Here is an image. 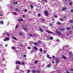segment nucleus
Wrapping results in <instances>:
<instances>
[{
  "label": "nucleus",
  "instance_id": "nucleus-11",
  "mask_svg": "<svg viewBox=\"0 0 73 73\" xmlns=\"http://www.w3.org/2000/svg\"><path fill=\"white\" fill-rule=\"evenodd\" d=\"M13 39H14V40H16V41H17V39H16V37L15 36L13 37Z\"/></svg>",
  "mask_w": 73,
  "mask_h": 73
},
{
  "label": "nucleus",
  "instance_id": "nucleus-36",
  "mask_svg": "<svg viewBox=\"0 0 73 73\" xmlns=\"http://www.w3.org/2000/svg\"><path fill=\"white\" fill-rule=\"evenodd\" d=\"M43 52L44 53H46V50H44L43 51Z\"/></svg>",
  "mask_w": 73,
  "mask_h": 73
},
{
  "label": "nucleus",
  "instance_id": "nucleus-6",
  "mask_svg": "<svg viewBox=\"0 0 73 73\" xmlns=\"http://www.w3.org/2000/svg\"><path fill=\"white\" fill-rule=\"evenodd\" d=\"M22 27L23 29H24V30H27V28L24 25L22 26Z\"/></svg>",
  "mask_w": 73,
  "mask_h": 73
},
{
  "label": "nucleus",
  "instance_id": "nucleus-39",
  "mask_svg": "<svg viewBox=\"0 0 73 73\" xmlns=\"http://www.w3.org/2000/svg\"><path fill=\"white\" fill-rule=\"evenodd\" d=\"M31 7V8H33V6H32V5H30Z\"/></svg>",
  "mask_w": 73,
  "mask_h": 73
},
{
  "label": "nucleus",
  "instance_id": "nucleus-55",
  "mask_svg": "<svg viewBox=\"0 0 73 73\" xmlns=\"http://www.w3.org/2000/svg\"><path fill=\"white\" fill-rule=\"evenodd\" d=\"M71 12H73V9H71Z\"/></svg>",
  "mask_w": 73,
  "mask_h": 73
},
{
  "label": "nucleus",
  "instance_id": "nucleus-54",
  "mask_svg": "<svg viewBox=\"0 0 73 73\" xmlns=\"http://www.w3.org/2000/svg\"><path fill=\"white\" fill-rule=\"evenodd\" d=\"M7 36H10V35L9 34H7Z\"/></svg>",
  "mask_w": 73,
  "mask_h": 73
},
{
  "label": "nucleus",
  "instance_id": "nucleus-26",
  "mask_svg": "<svg viewBox=\"0 0 73 73\" xmlns=\"http://www.w3.org/2000/svg\"><path fill=\"white\" fill-rule=\"evenodd\" d=\"M11 48L12 49H15V46L12 47H11Z\"/></svg>",
  "mask_w": 73,
  "mask_h": 73
},
{
  "label": "nucleus",
  "instance_id": "nucleus-58",
  "mask_svg": "<svg viewBox=\"0 0 73 73\" xmlns=\"http://www.w3.org/2000/svg\"><path fill=\"white\" fill-rule=\"evenodd\" d=\"M19 35L20 36H22V34H19Z\"/></svg>",
  "mask_w": 73,
  "mask_h": 73
},
{
  "label": "nucleus",
  "instance_id": "nucleus-28",
  "mask_svg": "<svg viewBox=\"0 0 73 73\" xmlns=\"http://www.w3.org/2000/svg\"><path fill=\"white\" fill-rule=\"evenodd\" d=\"M50 40H52L53 39V38L52 36H51L50 37Z\"/></svg>",
  "mask_w": 73,
  "mask_h": 73
},
{
  "label": "nucleus",
  "instance_id": "nucleus-5",
  "mask_svg": "<svg viewBox=\"0 0 73 73\" xmlns=\"http://www.w3.org/2000/svg\"><path fill=\"white\" fill-rule=\"evenodd\" d=\"M10 39V38H5L3 40L4 41H9V40Z\"/></svg>",
  "mask_w": 73,
  "mask_h": 73
},
{
  "label": "nucleus",
  "instance_id": "nucleus-34",
  "mask_svg": "<svg viewBox=\"0 0 73 73\" xmlns=\"http://www.w3.org/2000/svg\"><path fill=\"white\" fill-rule=\"evenodd\" d=\"M69 45H66L65 46V47H66V48L69 47Z\"/></svg>",
  "mask_w": 73,
  "mask_h": 73
},
{
  "label": "nucleus",
  "instance_id": "nucleus-40",
  "mask_svg": "<svg viewBox=\"0 0 73 73\" xmlns=\"http://www.w3.org/2000/svg\"><path fill=\"white\" fill-rule=\"evenodd\" d=\"M49 25H50V26H52V25H53L52 24V23H49Z\"/></svg>",
  "mask_w": 73,
  "mask_h": 73
},
{
  "label": "nucleus",
  "instance_id": "nucleus-60",
  "mask_svg": "<svg viewBox=\"0 0 73 73\" xmlns=\"http://www.w3.org/2000/svg\"><path fill=\"white\" fill-rule=\"evenodd\" d=\"M52 62V64H54V61H53Z\"/></svg>",
  "mask_w": 73,
  "mask_h": 73
},
{
  "label": "nucleus",
  "instance_id": "nucleus-42",
  "mask_svg": "<svg viewBox=\"0 0 73 73\" xmlns=\"http://www.w3.org/2000/svg\"><path fill=\"white\" fill-rule=\"evenodd\" d=\"M60 21H62V20H63V19H62V18H60Z\"/></svg>",
  "mask_w": 73,
  "mask_h": 73
},
{
  "label": "nucleus",
  "instance_id": "nucleus-20",
  "mask_svg": "<svg viewBox=\"0 0 73 73\" xmlns=\"http://www.w3.org/2000/svg\"><path fill=\"white\" fill-rule=\"evenodd\" d=\"M21 63L22 65H24V64H25V62H21Z\"/></svg>",
  "mask_w": 73,
  "mask_h": 73
},
{
  "label": "nucleus",
  "instance_id": "nucleus-56",
  "mask_svg": "<svg viewBox=\"0 0 73 73\" xmlns=\"http://www.w3.org/2000/svg\"><path fill=\"white\" fill-rule=\"evenodd\" d=\"M47 57H48V58H49V55L47 56Z\"/></svg>",
  "mask_w": 73,
  "mask_h": 73
},
{
  "label": "nucleus",
  "instance_id": "nucleus-57",
  "mask_svg": "<svg viewBox=\"0 0 73 73\" xmlns=\"http://www.w3.org/2000/svg\"><path fill=\"white\" fill-rule=\"evenodd\" d=\"M48 58H49L50 59H52V57H49Z\"/></svg>",
  "mask_w": 73,
  "mask_h": 73
},
{
  "label": "nucleus",
  "instance_id": "nucleus-50",
  "mask_svg": "<svg viewBox=\"0 0 73 73\" xmlns=\"http://www.w3.org/2000/svg\"><path fill=\"white\" fill-rule=\"evenodd\" d=\"M37 72L38 73H40V70H37Z\"/></svg>",
  "mask_w": 73,
  "mask_h": 73
},
{
  "label": "nucleus",
  "instance_id": "nucleus-31",
  "mask_svg": "<svg viewBox=\"0 0 73 73\" xmlns=\"http://www.w3.org/2000/svg\"><path fill=\"white\" fill-rule=\"evenodd\" d=\"M68 54H69V55L70 54L71 55L70 56H71L72 54V52H69Z\"/></svg>",
  "mask_w": 73,
  "mask_h": 73
},
{
  "label": "nucleus",
  "instance_id": "nucleus-45",
  "mask_svg": "<svg viewBox=\"0 0 73 73\" xmlns=\"http://www.w3.org/2000/svg\"><path fill=\"white\" fill-rule=\"evenodd\" d=\"M44 1L45 2H46V3H47V2H48V1L47 0H45Z\"/></svg>",
  "mask_w": 73,
  "mask_h": 73
},
{
  "label": "nucleus",
  "instance_id": "nucleus-64",
  "mask_svg": "<svg viewBox=\"0 0 73 73\" xmlns=\"http://www.w3.org/2000/svg\"><path fill=\"white\" fill-rule=\"evenodd\" d=\"M63 18L64 19H65V18H66V17H63Z\"/></svg>",
  "mask_w": 73,
  "mask_h": 73
},
{
  "label": "nucleus",
  "instance_id": "nucleus-14",
  "mask_svg": "<svg viewBox=\"0 0 73 73\" xmlns=\"http://www.w3.org/2000/svg\"><path fill=\"white\" fill-rule=\"evenodd\" d=\"M70 27H68L66 29V30L67 31H68V30H70Z\"/></svg>",
  "mask_w": 73,
  "mask_h": 73
},
{
  "label": "nucleus",
  "instance_id": "nucleus-49",
  "mask_svg": "<svg viewBox=\"0 0 73 73\" xmlns=\"http://www.w3.org/2000/svg\"><path fill=\"white\" fill-rule=\"evenodd\" d=\"M20 19H21V21H23V19L21 18H20Z\"/></svg>",
  "mask_w": 73,
  "mask_h": 73
},
{
  "label": "nucleus",
  "instance_id": "nucleus-43",
  "mask_svg": "<svg viewBox=\"0 0 73 73\" xmlns=\"http://www.w3.org/2000/svg\"><path fill=\"white\" fill-rule=\"evenodd\" d=\"M27 72H30V70H28L27 71Z\"/></svg>",
  "mask_w": 73,
  "mask_h": 73
},
{
  "label": "nucleus",
  "instance_id": "nucleus-38",
  "mask_svg": "<svg viewBox=\"0 0 73 73\" xmlns=\"http://www.w3.org/2000/svg\"><path fill=\"white\" fill-rule=\"evenodd\" d=\"M14 15H17V13L16 12H14Z\"/></svg>",
  "mask_w": 73,
  "mask_h": 73
},
{
  "label": "nucleus",
  "instance_id": "nucleus-37",
  "mask_svg": "<svg viewBox=\"0 0 73 73\" xmlns=\"http://www.w3.org/2000/svg\"><path fill=\"white\" fill-rule=\"evenodd\" d=\"M24 57H27V55H26L25 54L23 55Z\"/></svg>",
  "mask_w": 73,
  "mask_h": 73
},
{
  "label": "nucleus",
  "instance_id": "nucleus-52",
  "mask_svg": "<svg viewBox=\"0 0 73 73\" xmlns=\"http://www.w3.org/2000/svg\"><path fill=\"white\" fill-rule=\"evenodd\" d=\"M20 45L21 46V47H23V46L22 45V44H20Z\"/></svg>",
  "mask_w": 73,
  "mask_h": 73
},
{
  "label": "nucleus",
  "instance_id": "nucleus-32",
  "mask_svg": "<svg viewBox=\"0 0 73 73\" xmlns=\"http://www.w3.org/2000/svg\"><path fill=\"white\" fill-rule=\"evenodd\" d=\"M38 16H39V17H40L41 16V15H40V14L38 13Z\"/></svg>",
  "mask_w": 73,
  "mask_h": 73
},
{
  "label": "nucleus",
  "instance_id": "nucleus-47",
  "mask_svg": "<svg viewBox=\"0 0 73 73\" xmlns=\"http://www.w3.org/2000/svg\"><path fill=\"white\" fill-rule=\"evenodd\" d=\"M25 12H27V10H25Z\"/></svg>",
  "mask_w": 73,
  "mask_h": 73
},
{
  "label": "nucleus",
  "instance_id": "nucleus-15",
  "mask_svg": "<svg viewBox=\"0 0 73 73\" xmlns=\"http://www.w3.org/2000/svg\"><path fill=\"white\" fill-rule=\"evenodd\" d=\"M18 27H19V25H17L16 26L15 29H17L18 28Z\"/></svg>",
  "mask_w": 73,
  "mask_h": 73
},
{
  "label": "nucleus",
  "instance_id": "nucleus-41",
  "mask_svg": "<svg viewBox=\"0 0 73 73\" xmlns=\"http://www.w3.org/2000/svg\"><path fill=\"white\" fill-rule=\"evenodd\" d=\"M70 70L71 72H73V68H71Z\"/></svg>",
  "mask_w": 73,
  "mask_h": 73
},
{
  "label": "nucleus",
  "instance_id": "nucleus-16",
  "mask_svg": "<svg viewBox=\"0 0 73 73\" xmlns=\"http://www.w3.org/2000/svg\"><path fill=\"white\" fill-rule=\"evenodd\" d=\"M37 61H38V60H36L34 62V63L35 64H37Z\"/></svg>",
  "mask_w": 73,
  "mask_h": 73
},
{
  "label": "nucleus",
  "instance_id": "nucleus-17",
  "mask_svg": "<svg viewBox=\"0 0 73 73\" xmlns=\"http://www.w3.org/2000/svg\"><path fill=\"white\" fill-rule=\"evenodd\" d=\"M34 48L35 49L37 50H36V51H38V48H36V47H34Z\"/></svg>",
  "mask_w": 73,
  "mask_h": 73
},
{
  "label": "nucleus",
  "instance_id": "nucleus-35",
  "mask_svg": "<svg viewBox=\"0 0 73 73\" xmlns=\"http://www.w3.org/2000/svg\"><path fill=\"white\" fill-rule=\"evenodd\" d=\"M15 11H20V10L17 9H15Z\"/></svg>",
  "mask_w": 73,
  "mask_h": 73
},
{
  "label": "nucleus",
  "instance_id": "nucleus-59",
  "mask_svg": "<svg viewBox=\"0 0 73 73\" xmlns=\"http://www.w3.org/2000/svg\"><path fill=\"white\" fill-rule=\"evenodd\" d=\"M56 41L58 42V41H59V40L58 39H57V40H56Z\"/></svg>",
  "mask_w": 73,
  "mask_h": 73
},
{
  "label": "nucleus",
  "instance_id": "nucleus-18",
  "mask_svg": "<svg viewBox=\"0 0 73 73\" xmlns=\"http://www.w3.org/2000/svg\"><path fill=\"white\" fill-rule=\"evenodd\" d=\"M62 58H63V59H66V58H65V56H64V55H63V56L62 57Z\"/></svg>",
  "mask_w": 73,
  "mask_h": 73
},
{
  "label": "nucleus",
  "instance_id": "nucleus-46",
  "mask_svg": "<svg viewBox=\"0 0 73 73\" xmlns=\"http://www.w3.org/2000/svg\"><path fill=\"white\" fill-rule=\"evenodd\" d=\"M31 53H33V52H34V51H33V50H32L31 51Z\"/></svg>",
  "mask_w": 73,
  "mask_h": 73
},
{
  "label": "nucleus",
  "instance_id": "nucleus-29",
  "mask_svg": "<svg viewBox=\"0 0 73 73\" xmlns=\"http://www.w3.org/2000/svg\"><path fill=\"white\" fill-rule=\"evenodd\" d=\"M40 52H42V49L41 48H40Z\"/></svg>",
  "mask_w": 73,
  "mask_h": 73
},
{
  "label": "nucleus",
  "instance_id": "nucleus-8",
  "mask_svg": "<svg viewBox=\"0 0 73 73\" xmlns=\"http://www.w3.org/2000/svg\"><path fill=\"white\" fill-rule=\"evenodd\" d=\"M33 44H35L36 46H38V43L36 42H33Z\"/></svg>",
  "mask_w": 73,
  "mask_h": 73
},
{
  "label": "nucleus",
  "instance_id": "nucleus-44",
  "mask_svg": "<svg viewBox=\"0 0 73 73\" xmlns=\"http://www.w3.org/2000/svg\"><path fill=\"white\" fill-rule=\"evenodd\" d=\"M28 49H31V47H29L28 48Z\"/></svg>",
  "mask_w": 73,
  "mask_h": 73
},
{
  "label": "nucleus",
  "instance_id": "nucleus-30",
  "mask_svg": "<svg viewBox=\"0 0 73 73\" xmlns=\"http://www.w3.org/2000/svg\"><path fill=\"white\" fill-rule=\"evenodd\" d=\"M53 59H54L55 58H56V57L54 56H52Z\"/></svg>",
  "mask_w": 73,
  "mask_h": 73
},
{
  "label": "nucleus",
  "instance_id": "nucleus-24",
  "mask_svg": "<svg viewBox=\"0 0 73 73\" xmlns=\"http://www.w3.org/2000/svg\"><path fill=\"white\" fill-rule=\"evenodd\" d=\"M66 8H63L62 9V11H65V10H66Z\"/></svg>",
  "mask_w": 73,
  "mask_h": 73
},
{
  "label": "nucleus",
  "instance_id": "nucleus-12",
  "mask_svg": "<svg viewBox=\"0 0 73 73\" xmlns=\"http://www.w3.org/2000/svg\"><path fill=\"white\" fill-rule=\"evenodd\" d=\"M46 32H47V33H50V34H51L52 33L48 30H46Z\"/></svg>",
  "mask_w": 73,
  "mask_h": 73
},
{
  "label": "nucleus",
  "instance_id": "nucleus-51",
  "mask_svg": "<svg viewBox=\"0 0 73 73\" xmlns=\"http://www.w3.org/2000/svg\"><path fill=\"white\" fill-rule=\"evenodd\" d=\"M18 21H19V22H20V21H21V20H20V19H18Z\"/></svg>",
  "mask_w": 73,
  "mask_h": 73
},
{
  "label": "nucleus",
  "instance_id": "nucleus-61",
  "mask_svg": "<svg viewBox=\"0 0 73 73\" xmlns=\"http://www.w3.org/2000/svg\"><path fill=\"white\" fill-rule=\"evenodd\" d=\"M27 34L28 35H29V36H30V35H31V34L27 33Z\"/></svg>",
  "mask_w": 73,
  "mask_h": 73
},
{
  "label": "nucleus",
  "instance_id": "nucleus-48",
  "mask_svg": "<svg viewBox=\"0 0 73 73\" xmlns=\"http://www.w3.org/2000/svg\"><path fill=\"white\" fill-rule=\"evenodd\" d=\"M16 69H17V70H19V68L17 67L16 68Z\"/></svg>",
  "mask_w": 73,
  "mask_h": 73
},
{
  "label": "nucleus",
  "instance_id": "nucleus-21",
  "mask_svg": "<svg viewBox=\"0 0 73 73\" xmlns=\"http://www.w3.org/2000/svg\"><path fill=\"white\" fill-rule=\"evenodd\" d=\"M69 21L70 23H73V21L72 20H70Z\"/></svg>",
  "mask_w": 73,
  "mask_h": 73
},
{
  "label": "nucleus",
  "instance_id": "nucleus-3",
  "mask_svg": "<svg viewBox=\"0 0 73 73\" xmlns=\"http://www.w3.org/2000/svg\"><path fill=\"white\" fill-rule=\"evenodd\" d=\"M21 62L20 61H17L15 62V64L16 65L18 64V65H21Z\"/></svg>",
  "mask_w": 73,
  "mask_h": 73
},
{
  "label": "nucleus",
  "instance_id": "nucleus-1",
  "mask_svg": "<svg viewBox=\"0 0 73 73\" xmlns=\"http://www.w3.org/2000/svg\"><path fill=\"white\" fill-rule=\"evenodd\" d=\"M44 13L46 16H49V13H48V11L46 10L44 11Z\"/></svg>",
  "mask_w": 73,
  "mask_h": 73
},
{
  "label": "nucleus",
  "instance_id": "nucleus-2",
  "mask_svg": "<svg viewBox=\"0 0 73 73\" xmlns=\"http://www.w3.org/2000/svg\"><path fill=\"white\" fill-rule=\"evenodd\" d=\"M56 33V34L59 35H60L61 36H63V35H64L62 34L61 33L60 31H57Z\"/></svg>",
  "mask_w": 73,
  "mask_h": 73
},
{
  "label": "nucleus",
  "instance_id": "nucleus-53",
  "mask_svg": "<svg viewBox=\"0 0 73 73\" xmlns=\"http://www.w3.org/2000/svg\"><path fill=\"white\" fill-rule=\"evenodd\" d=\"M22 17H25V15H23Z\"/></svg>",
  "mask_w": 73,
  "mask_h": 73
},
{
  "label": "nucleus",
  "instance_id": "nucleus-19",
  "mask_svg": "<svg viewBox=\"0 0 73 73\" xmlns=\"http://www.w3.org/2000/svg\"><path fill=\"white\" fill-rule=\"evenodd\" d=\"M41 20L43 22H45V19H42Z\"/></svg>",
  "mask_w": 73,
  "mask_h": 73
},
{
  "label": "nucleus",
  "instance_id": "nucleus-13",
  "mask_svg": "<svg viewBox=\"0 0 73 73\" xmlns=\"http://www.w3.org/2000/svg\"><path fill=\"white\" fill-rule=\"evenodd\" d=\"M32 72L33 73H35L36 72V71L35 70H33L32 71Z\"/></svg>",
  "mask_w": 73,
  "mask_h": 73
},
{
  "label": "nucleus",
  "instance_id": "nucleus-4",
  "mask_svg": "<svg viewBox=\"0 0 73 73\" xmlns=\"http://www.w3.org/2000/svg\"><path fill=\"white\" fill-rule=\"evenodd\" d=\"M56 64H58L59 62H60V60L58 59H56Z\"/></svg>",
  "mask_w": 73,
  "mask_h": 73
},
{
  "label": "nucleus",
  "instance_id": "nucleus-23",
  "mask_svg": "<svg viewBox=\"0 0 73 73\" xmlns=\"http://www.w3.org/2000/svg\"><path fill=\"white\" fill-rule=\"evenodd\" d=\"M1 24L3 25V24H4V22L3 21H1Z\"/></svg>",
  "mask_w": 73,
  "mask_h": 73
},
{
  "label": "nucleus",
  "instance_id": "nucleus-25",
  "mask_svg": "<svg viewBox=\"0 0 73 73\" xmlns=\"http://www.w3.org/2000/svg\"><path fill=\"white\" fill-rule=\"evenodd\" d=\"M17 4H18V3H17V2H16L15 3H13V4H16V5H17Z\"/></svg>",
  "mask_w": 73,
  "mask_h": 73
},
{
  "label": "nucleus",
  "instance_id": "nucleus-10",
  "mask_svg": "<svg viewBox=\"0 0 73 73\" xmlns=\"http://www.w3.org/2000/svg\"><path fill=\"white\" fill-rule=\"evenodd\" d=\"M39 31L41 32H44V31L43 30H42L41 28H39Z\"/></svg>",
  "mask_w": 73,
  "mask_h": 73
},
{
  "label": "nucleus",
  "instance_id": "nucleus-27",
  "mask_svg": "<svg viewBox=\"0 0 73 73\" xmlns=\"http://www.w3.org/2000/svg\"><path fill=\"white\" fill-rule=\"evenodd\" d=\"M38 43L41 44V40H39L38 41Z\"/></svg>",
  "mask_w": 73,
  "mask_h": 73
},
{
  "label": "nucleus",
  "instance_id": "nucleus-9",
  "mask_svg": "<svg viewBox=\"0 0 73 73\" xmlns=\"http://www.w3.org/2000/svg\"><path fill=\"white\" fill-rule=\"evenodd\" d=\"M52 65L50 64H48L47 66H46V68H50Z\"/></svg>",
  "mask_w": 73,
  "mask_h": 73
},
{
  "label": "nucleus",
  "instance_id": "nucleus-7",
  "mask_svg": "<svg viewBox=\"0 0 73 73\" xmlns=\"http://www.w3.org/2000/svg\"><path fill=\"white\" fill-rule=\"evenodd\" d=\"M59 30L60 31H65V28H64L63 29H61L60 28L59 29Z\"/></svg>",
  "mask_w": 73,
  "mask_h": 73
},
{
  "label": "nucleus",
  "instance_id": "nucleus-22",
  "mask_svg": "<svg viewBox=\"0 0 73 73\" xmlns=\"http://www.w3.org/2000/svg\"><path fill=\"white\" fill-rule=\"evenodd\" d=\"M69 5L70 6H72V2H70L69 3Z\"/></svg>",
  "mask_w": 73,
  "mask_h": 73
},
{
  "label": "nucleus",
  "instance_id": "nucleus-62",
  "mask_svg": "<svg viewBox=\"0 0 73 73\" xmlns=\"http://www.w3.org/2000/svg\"><path fill=\"white\" fill-rule=\"evenodd\" d=\"M33 35L34 36H36L35 34H33Z\"/></svg>",
  "mask_w": 73,
  "mask_h": 73
},
{
  "label": "nucleus",
  "instance_id": "nucleus-33",
  "mask_svg": "<svg viewBox=\"0 0 73 73\" xmlns=\"http://www.w3.org/2000/svg\"><path fill=\"white\" fill-rule=\"evenodd\" d=\"M58 25H61V23H60L59 22H58Z\"/></svg>",
  "mask_w": 73,
  "mask_h": 73
},
{
  "label": "nucleus",
  "instance_id": "nucleus-63",
  "mask_svg": "<svg viewBox=\"0 0 73 73\" xmlns=\"http://www.w3.org/2000/svg\"><path fill=\"white\" fill-rule=\"evenodd\" d=\"M72 33V31H70L69 32V33Z\"/></svg>",
  "mask_w": 73,
  "mask_h": 73
}]
</instances>
